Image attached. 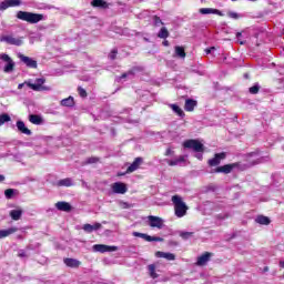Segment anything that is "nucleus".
Returning a JSON list of instances; mask_svg holds the SVG:
<instances>
[{
  "mask_svg": "<svg viewBox=\"0 0 284 284\" xmlns=\"http://www.w3.org/2000/svg\"><path fill=\"white\" fill-rule=\"evenodd\" d=\"M17 19H20V21H27V23H39V21H43L44 18L41 13L18 11Z\"/></svg>",
  "mask_w": 284,
  "mask_h": 284,
  "instance_id": "f03ea898",
  "label": "nucleus"
},
{
  "mask_svg": "<svg viewBox=\"0 0 284 284\" xmlns=\"http://www.w3.org/2000/svg\"><path fill=\"white\" fill-rule=\"evenodd\" d=\"M210 258H212V253L205 252L204 254L197 257L196 265L203 267V265H207Z\"/></svg>",
  "mask_w": 284,
  "mask_h": 284,
  "instance_id": "2eb2a0df",
  "label": "nucleus"
},
{
  "mask_svg": "<svg viewBox=\"0 0 284 284\" xmlns=\"http://www.w3.org/2000/svg\"><path fill=\"white\" fill-rule=\"evenodd\" d=\"M223 159H225V153H217L213 159L209 160V165L211 168H216V165H221Z\"/></svg>",
  "mask_w": 284,
  "mask_h": 284,
  "instance_id": "dca6fc26",
  "label": "nucleus"
},
{
  "mask_svg": "<svg viewBox=\"0 0 284 284\" xmlns=\"http://www.w3.org/2000/svg\"><path fill=\"white\" fill-rule=\"evenodd\" d=\"M61 105H63L64 108H72L74 105V98L69 97L61 100Z\"/></svg>",
  "mask_w": 284,
  "mask_h": 284,
  "instance_id": "473e14b6",
  "label": "nucleus"
},
{
  "mask_svg": "<svg viewBox=\"0 0 284 284\" xmlns=\"http://www.w3.org/2000/svg\"><path fill=\"white\" fill-rule=\"evenodd\" d=\"M92 163H99V158H89L85 160V165H92Z\"/></svg>",
  "mask_w": 284,
  "mask_h": 284,
  "instance_id": "79ce46f5",
  "label": "nucleus"
},
{
  "mask_svg": "<svg viewBox=\"0 0 284 284\" xmlns=\"http://www.w3.org/2000/svg\"><path fill=\"white\" fill-rule=\"evenodd\" d=\"M150 227H156L158 230H163V219L154 215H150L149 217Z\"/></svg>",
  "mask_w": 284,
  "mask_h": 284,
  "instance_id": "f8f14e48",
  "label": "nucleus"
},
{
  "mask_svg": "<svg viewBox=\"0 0 284 284\" xmlns=\"http://www.w3.org/2000/svg\"><path fill=\"white\" fill-rule=\"evenodd\" d=\"M175 57L185 59V49H183V47H175Z\"/></svg>",
  "mask_w": 284,
  "mask_h": 284,
  "instance_id": "4c0bfd02",
  "label": "nucleus"
},
{
  "mask_svg": "<svg viewBox=\"0 0 284 284\" xmlns=\"http://www.w3.org/2000/svg\"><path fill=\"white\" fill-rule=\"evenodd\" d=\"M91 6L92 8H101L102 10H108V8H110V4H108L105 0H92Z\"/></svg>",
  "mask_w": 284,
  "mask_h": 284,
  "instance_id": "b1692460",
  "label": "nucleus"
},
{
  "mask_svg": "<svg viewBox=\"0 0 284 284\" xmlns=\"http://www.w3.org/2000/svg\"><path fill=\"white\" fill-rule=\"evenodd\" d=\"M64 265H67V267H72V268H77L81 266V261L77 260V258H71V257H65L63 260Z\"/></svg>",
  "mask_w": 284,
  "mask_h": 284,
  "instance_id": "6ab92c4d",
  "label": "nucleus"
},
{
  "mask_svg": "<svg viewBox=\"0 0 284 284\" xmlns=\"http://www.w3.org/2000/svg\"><path fill=\"white\" fill-rule=\"evenodd\" d=\"M16 128H18V131L21 132V134H26L27 136H32V131L26 126V122L18 120L16 123Z\"/></svg>",
  "mask_w": 284,
  "mask_h": 284,
  "instance_id": "4468645a",
  "label": "nucleus"
},
{
  "mask_svg": "<svg viewBox=\"0 0 284 284\" xmlns=\"http://www.w3.org/2000/svg\"><path fill=\"white\" fill-rule=\"evenodd\" d=\"M256 163H263V158H261Z\"/></svg>",
  "mask_w": 284,
  "mask_h": 284,
  "instance_id": "13d9d810",
  "label": "nucleus"
},
{
  "mask_svg": "<svg viewBox=\"0 0 284 284\" xmlns=\"http://www.w3.org/2000/svg\"><path fill=\"white\" fill-rule=\"evenodd\" d=\"M30 123H33V125H41L43 123V118L37 114L29 115Z\"/></svg>",
  "mask_w": 284,
  "mask_h": 284,
  "instance_id": "c756f323",
  "label": "nucleus"
},
{
  "mask_svg": "<svg viewBox=\"0 0 284 284\" xmlns=\"http://www.w3.org/2000/svg\"><path fill=\"white\" fill-rule=\"evenodd\" d=\"M199 12L200 14H219V17H223V12H221V10L213 8H201Z\"/></svg>",
  "mask_w": 284,
  "mask_h": 284,
  "instance_id": "412c9836",
  "label": "nucleus"
},
{
  "mask_svg": "<svg viewBox=\"0 0 284 284\" xmlns=\"http://www.w3.org/2000/svg\"><path fill=\"white\" fill-rule=\"evenodd\" d=\"M183 148L193 150V152H205V146L199 140H186L183 142Z\"/></svg>",
  "mask_w": 284,
  "mask_h": 284,
  "instance_id": "20e7f679",
  "label": "nucleus"
},
{
  "mask_svg": "<svg viewBox=\"0 0 284 284\" xmlns=\"http://www.w3.org/2000/svg\"><path fill=\"white\" fill-rule=\"evenodd\" d=\"M165 156H174V151L172 149H166Z\"/></svg>",
  "mask_w": 284,
  "mask_h": 284,
  "instance_id": "09e8293b",
  "label": "nucleus"
},
{
  "mask_svg": "<svg viewBox=\"0 0 284 284\" xmlns=\"http://www.w3.org/2000/svg\"><path fill=\"white\" fill-rule=\"evenodd\" d=\"M256 223H258L260 225H270L271 221L270 217L265 216V215H260L255 219Z\"/></svg>",
  "mask_w": 284,
  "mask_h": 284,
  "instance_id": "7c9ffc66",
  "label": "nucleus"
},
{
  "mask_svg": "<svg viewBox=\"0 0 284 284\" xmlns=\"http://www.w3.org/2000/svg\"><path fill=\"white\" fill-rule=\"evenodd\" d=\"M148 268L151 278H159V274L156 273V266L154 264H150Z\"/></svg>",
  "mask_w": 284,
  "mask_h": 284,
  "instance_id": "f704fd0d",
  "label": "nucleus"
},
{
  "mask_svg": "<svg viewBox=\"0 0 284 284\" xmlns=\"http://www.w3.org/2000/svg\"><path fill=\"white\" fill-rule=\"evenodd\" d=\"M23 88V83H20L19 85H18V90H21Z\"/></svg>",
  "mask_w": 284,
  "mask_h": 284,
  "instance_id": "4d7b16f0",
  "label": "nucleus"
},
{
  "mask_svg": "<svg viewBox=\"0 0 284 284\" xmlns=\"http://www.w3.org/2000/svg\"><path fill=\"white\" fill-rule=\"evenodd\" d=\"M163 45L168 47L170 45V42L168 40L163 41Z\"/></svg>",
  "mask_w": 284,
  "mask_h": 284,
  "instance_id": "5fc2aeb1",
  "label": "nucleus"
},
{
  "mask_svg": "<svg viewBox=\"0 0 284 284\" xmlns=\"http://www.w3.org/2000/svg\"><path fill=\"white\" fill-rule=\"evenodd\" d=\"M169 108L174 112V114H178L181 119L185 118V112H183V109L179 106L178 104H169Z\"/></svg>",
  "mask_w": 284,
  "mask_h": 284,
  "instance_id": "cd10ccee",
  "label": "nucleus"
},
{
  "mask_svg": "<svg viewBox=\"0 0 284 284\" xmlns=\"http://www.w3.org/2000/svg\"><path fill=\"white\" fill-rule=\"evenodd\" d=\"M18 256H19L20 258H26V257H28V254H26V251L20 250V251L18 252Z\"/></svg>",
  "mask_w": 284,
  "mask_h": 284,
  "instance_id": "de8ad7c7",
  "label": "nucleus"
},
{
  "mask_svg": "<svg viewBox=\"0 0 284 284\" xmlns=\"http://www.w3.org/2000/svg\"><path fill=\"white\" fill-rule=\"evenodd\" d=\"M156 258H165L166 261H176V255L174 253H165L162 251L155 252Z\"/></svg>",
  "mask_w": 284,
  "mask_h": 284,
  "instance_id": "a211bd4d",
  "label": "nucleus"
},
{
  "mask_svg": "<svg viewBox=\"0 0 284 284\" xmlns=\"http://www.w3.org/2000/svg\"><path fill=\"white\" fill-rule=\"evenodd\" d=\"M280 267L284 270V261H280Z\"/></svg>",
  "mask_w": 284,
  "mask_h": 284,
  "instance_id": "6e6d98bb",
  "label": "nucleus"
},
{
  "mask_svg": "<svg viewBox=\"0 0 284 284\" xmlns=\"http://www.w3.org/2000/svg\"><path fill=\"white\" fill-rule=\"evenodd\" d=\"M153 23L154 26H163V21L161 20V18L159 16H154L153 17Z\"/></svg>",
  "mask_w": 284,
  "mask_h": 284,
  "instance_id": "a18cd8bd",
  "label": "nucleus"
},
{
  "mask_svg": "<svg viewBox=\"0 0 284 284\" xmlns=\"http://www.w3.org/2000/svg\"><path fill=\"white\" fill-rule=\"evenodd\" d=\"M143 163V158H136L133 163L126 169V172L130 174L132 172H136L139 170V165Z\"/></svg>",
  "mask_w": 284,
  "mask_h": 284,
  "instance_id": "4be33fe9",
  "label": "nucleus"
},
{
  "mask_svg": "<svg viewBox=\"0 0 284 284\" xmlns=\"http://www.w3.org/2000/svg\"><path fill=\"white\" fill-rule=\"evenodd\" d=\"M197 105V102L192 99H187L184 104V110L186 112H194V108Z\"/></svg>",
  "mask_w": 284,
  "mask_h": 284,
  "instance_id": "bb28decb",
  "label": "nucleus"
},
{
  "mask_svg": "<svg viewBox=\"0 0 284 284\" xmlns=\"http://www.w3.org/2000/svg\"><path fill=\"white\" fill-rule=\"evenodd\" d=\"M234 168H239V163H232V164H226L223 166H217L215 170L211 171V174H230Z\"/></svg>",
  "mask_w": 284,
  "mask_h": 284,
  "instance_id": "423d86ee",
  "label": "nucleus"
},
{
  "mask_svg": "<svg viewBox=\"0 0 284 284\" xmlns=\"http://www.w3.org/2000/svg\"><path fill=\"white\" fill-rule=\"evenodd\" d=\"M132 234L138 239H143V241H146L148 243H152V242L163 243V237L152 236V235H148L145 233H140V232H133Z\"/></svg>",
  "mask_w": 284,
  "mask_h": 284,
  "instance_id": "0eeeda50",
  "label": "nucleus"
},
{
  "mask_svg": "<svg viewBox=\"0 0 284 284\" xmlns=\"http://www.w3.org/2000/svg\"><path fill=\"white\" fill-rule=\"evenodd\" d=\"M4 196L6 199H12V196H14V189H7L4 191Z\"/></svg>",
  "mask_w": 284,
  "mask_h": 284,
  "instance_id": "a19ab883",
  "label": "nucleus"
},
{
  "mask_svg": "<svg viewBox=\"0 0 284 284\" xmlns=\"http://www.w3.org/2000/svg\"><path fill=\"white\" fill-rule=\"evenodd\" d=\"M232 1H237V0H232Z\"/></svg>",
  "mask_w": 284,
  "mask_h": 284,
  "instance_id": "bf43d9fd",
  "label": "nucleus"
},
{
  "mask_svg": "<svg viewBox=\"0 0 284 284\" xmlns=\"http://www.w3.org/2000/svg\"><path fill=\"white\" fill-rule=\"evenodd\" d=\"M21 6V0H3L0 3V10H8V8H17Z\"/></svg>",
  "mask_w": 284,
  "mask_h": 284,
  "instance_id": "ddd939ff",
  "label": "nucleus"
},
{
  "mask_svg": "<svg viewBox=\"0 0 284 284\" xmlns=\"http://www.w3.org/2000/svg\"><path fill=\"white\" fill-rule=\"evenodd\" d=\"M6 181V176L0 174V183H3Z\"/></svg>",
  "mask_w": 284,
  "mask_h": 284,
  "instance_id": "864d4df0",
  "label": "nucleus"
},
{
  "mask_svg": "<svg viewBox=\"0 0 284 284\" xmlns=\"http://www.w3.org/2000/svg\"><path fill=\"white\" fill-rule=\"evenodd\" d=\"M212 50H215V48L212 47V48L205 49V53L206 54H212Z\"/></svg>",
  "mask_w": 284,
  "mask_h": 284,
  "instance_id": "3c124183",
  "label": "nucleus"
},
{
  "mask_svg": "<svg viewBox=\"0 0 284 284\" xmlns=\"http://www.w3.org/2000/svg\"><path fill=\"white\" fill-rule=\"evenodd\" d=\"M43 83H45V79L38 78V79H36L34 83H29V88H31V90H34L36 92H42L45 90H50V88L43 87Z\"/></svg>",
  "mask_w": 284,
  "mask_h": 284,
  "instance_id": "6e6552de",
  "label": "nucleus"
},
{
  "mask_svg": "<svg viewBox=\"0 0 284 284\" xmlns=\"http://www.w3.org/2000/svg\"><path fill=\"white\" fill-rule=\"evenodd\" d=\"M58 187H72L74 182H72L71 178H65L57 182Z\"/></svg>",
  "mask_w": 284,
  "mask_h": 284,
  "instance_id": "a878e982",
  "label": "nucleus"
},
{
  "mask_svg": "<svg viewBox=\"0 0 284 284\" xmlns=\"http://www.w3.org/2000/svg\"><path fill=\"white\" fill-rule=\"evenodd\" d=\"M1 43H7L8 45H23V38H17L12 34H4L0 37Z\"/></svg>",
  "mask_w": 284,
  "mask_h": 284,
  "instance_id": "39448f33",
  "label": "nucleus"
},
{
  "mask_svg": "<svg viewBox=\"0 0 284 284\" xmlns=\"http://www.w3.org/2000/svg\"><path fill=\"white\" fill-rule=\"evenodd\" d=\"M135 71H136V68L123 73L121 77L116 78V81H121L122 79H132L134 77Z\"/></svg>",
  "mask_w": 284,
  "mask_h": 284,
  "instance_id": "2f4dec72",
  "label": "nucleus"
},
{
  "mask_svg": "<svg viewBox=\"0 0 284 284\" xmlns=\"http://www.w3.org/2000/svg\"><path fill=\"white\" fill-rule=\"evenodd\" d=\"M179 236H181V239L183 241H187V240L192 239V236H194V232L180 231Z\"/></svg>",
  "mask_w": 284,
  "mask_h": 284,
  "instance_id": "72a5a7b5",
  "label": "nucleus"
},
{
  "mask_svg": "<svg viewBox=\"0 0 284 284\" xmlns=\"http://www.w3.org/2000/svg\"><path fill=\"white\" fill-rule=\"evenodd\" d=\"M82 230L87 232L88 234H92V232H95L97 230H101V223L95 224H84L82 226Z\"/></svg>",
  "mask_w": 284,
  "mask_h": 284,
  "instance_id": "5701e85b",
  "label": "nucleus"
},
{
  "mask_svg": "<svg viewBox=\"0 0 284 284\" xmlns=\"http://www.w3.org/2000/svg\"><path fill=\"white\" fill-rule=\"evenodd\" d=\"M171 201L174 205L175 216L178 219H183V216L187 214V204L183 202V199L181 197V195H173L171 197Z\"/></svg>",
  "mask_w": 284,
  "mask_h": 284,
  "instance_id": "f257e3e1",
  "label": "nucleus"
},
{
  "mask_svg": "<svg viewBox=\"0 0 284 284\" xmlns=\"http://www.w3.org/2000/svg\"><path fill=\"white\" fill-rule=\"evenodd\" d=\"M93 252H99L100 254H105V252H116L119 247L116 246H110L105 244H94L92 246Z\"/></svg>",
  "mask_w": 284,
  "mask_h": 284,
  "instance_id": "1a4fd4ad",
  "label": "nucleus"
},
{
  "mask_svg": "<svg viewBox=\"0 0 284 284\" xmlns=\"http://www.w3.org/2000/svg\"><path fill=\"white\" fill-rule=\"evenodd\" d=\"M0 61H3L4 63L3 72H6V74L14 72V60H12L10 55H8L7 53L0 54Z\"/></svg>",
  "mask_w": 284,
  "mask_h": 284,
  "instance_id": "7ed1b4c3",
  "label": "nucleus"
},
{
  "mask_svg": "<svg viewBox=\"0 0 284 284\" xmlns=\"http://www.w3.org/2000/svg\"><path fill=\"white\" fill-rule=\"evenodd\" d=\"M19 232V227L12 226L7 230H0V239H8V236Z\"/></svg>",
  "mask_w": 284,
  "mask_h": 284,
  "instance_id": "aec40b11",
  "label": "nucleus"
},
{
  "mask_svg": "<svg viewBox=\"0 0 284 284\" xmlns=\"http://www.w3.org/2000/svg\"><path fill=\"white\" fill-rule=\"evenodd\" d=\"M258 153L257 152H252V153H248V156H257Z\"/></svg>",
  "mask_w": 284,
  "mask_h": 284,
  "instance_id": "603ef678",
  "label": "nucleus"
},
{
  "mask_svg": "<svg viewBox=\"0 0 284 284\" xmlns=\"http://www.w3.org/2000/svg\"><path fill=\"white\" fill-rule=\"evenodd\" d=\"M258 90H261V85L258 83H255L248 89V92L250 94H258Z\"/></svg>",
  "mask_w": 284,
  "mask_h": 284,
  "instance_id": "58836bf2",
  "label": "nucleus"
},
{
  "mask_svg": "<svg viewBox=\"0 0 284 284\" xmlns=\"http://www.w3.org/2000/svg\"><path fill=\"white\" fill-rule=\"evenodd\" d=\"M159 39H168L170 37V31H168V28L163 27L159 33H158Z\"/></svg>",
  "mask_w": 284,
  "mask_h": 284,
  "instance_id": "e433bc0d",
  "label": "nucleus"
},
{
  "mask_svg": "<svg viewBox=\"0 0 284 284\" xmlns=\"http://www.w3.org/2000/svg\"><path fill=\"white\" fill-rule=\"evenodd\" d=\"M55 207L60 212H70V210H72V205H70L68 202H57Z\"/></svg>",
  "mask_w": 284,
  "mask_h": 284,
  "instance_id": "393cba45",
  "label": "nucleus"
},
{
  "mask_svg": "<svg viewBox=\"0 0 284 284\" xmlns=\"http://www.w3.org/2000/svg\"><path fill=\"white\" fill-rule=\"evenodd\" d=\"M10 121H12V118L8 113L0 114V126L4 123H10Z\"/></svg>",
  "mask_w": 284,
  "mask_h": 284,
  "instance_id": "c9c22d12",
  "label": "nucleus"
},
{
  "mask_svg": "<svg viewBox=\"0 0 284 284\" xmlns=\"http://www.w3.org/2000/svg\"><path fill=\"white\" fill-rule=\"evenodd\" d=\"M78 92H79V95L82 98V99H85V97H88V92L85 91V89L79 87L78 88Z\"/></svg>",
  "mask_w": 284,
  "mask_h": 284,
  "instance_id": "c03bdc74",
  "label": "nucleus"
},
{
  "mask_svg": "<svg viewBox=\"0 0 284 284\" xmlns=\"http://www.w3.org/2000/svg\"><path fill=\"white\" fill-rule=\"evenodd\" d=\"M242 37H243V33H241V32H237V33H236V39H237L239 43H240L241 45H244V44H245V41L241 40Z\"/></svg>",
  "mask_w": 284,
  "mask_h": 284,
  "instance_id": "49530a36",
  "label": "nucleus"
},
{
  "mask_svg": "<svg viewBox=\"0 0 284 284\" xmlns=\"http://www.w3.org/2000/svg\"><path fill=\"white\" fill-rule=\"evenodd\" d=\"M165 162L171 168H174L176 165H182L183 163H185V155H179L178 158H174L172 160H165Z\"/></svg>",
  "mask_w": 284,
  "mask_h": 284,
  "instance_id": "f3484780",
  "label": "nucleus"
},
{
  "mask_svg": "<svg viewBox=\"0 0 284 284\" xmlns=\"http://www.w3.org/2000/svg\"><path fill=\"white\" fill-rule=\"evenodd\" d=\"M18 58L22 63H24V65H27V68H33V69L38 68L37 60L30 57L23 55L22 53H19Z\"/></svg>",
  "mask_w": 284,
  "mask_h": 284,
  "instance_id": "9d476101",
  "label": "nucleus"
},
{
  "mask_svg": "<svg viewBox=\"0 0 284 284\" xmlns=\"http://www.w3.org/2000/svg\"><path fill=\"white\" fill-rule=\"evenodd\" d=\"M227 17H230V19H235V20L243 19V14L236 13L234 11H230L227 13Z\"/></svg>",
  "mask_w": 284,
  "mask_h": 284,
  "instance_id": "ea45409f",
  "label": "nucleus"
},
{
  "mask_svg": "<svg viewBox=\"0 0 284 284\" xmlns=\"http://www.w3.org/2000/svg\"><path fill=\"white\" fill-rule=\"evenodd\" d=\"M111 190L113 194H125V192H128V186L125 185V183L114 182L111 185Z\"/></svg>",
  "mask_w": 284,
  "mask_h": 284,
  "instance_id": "9b49d317",
  "label": "nucleus"
},
{
  "mask_svg": "<svg viewBox=\"0 0 284 284\" xmlns=\"http://www.w3.org/2000/svg\"><path fill=\"white\" fill-rule=\"evenodd\" d=\"M195 158H197L199 161H203V152H196Z\"/></svg>",
  "mask_w": 284,
  "mask_h": 284,
  "instance_id": "8fccbe9b",
  "label": "nucleus"
},
{
  "mask_svg": "<svg viewBox=\"0 0 284 284\" xmlns=\"http://www.w3.org/2000/svg\"><path fill=\"white\" fill-rule=\"evenodd\" d=\"M9 215L11 216L12 221H20L21 216H23V210H11Z\"/></svg>",
  "mask_w": 284,
  "mask_h": 284,
  "instance_id": "c85d7f7f",
  "label": "nucleus"
},
{
  "mask_svg": "<svg viewBox=\"0 0 284 284\" xmlns=\"http://www.w3.org/2000/svg\"><path fill=\"white\" fill-rule=\"evenodd\" d=\"M116 54H119V50L113 49V50L109 53V59H111V61H114V59H116Z\"/></svg>",
  "mask_w": 284,
  "mask_h": 284,
  "instance_id": "37998d69",
  "label": "nucleus"
}]
</instances>
